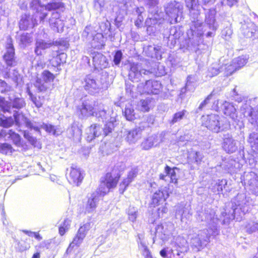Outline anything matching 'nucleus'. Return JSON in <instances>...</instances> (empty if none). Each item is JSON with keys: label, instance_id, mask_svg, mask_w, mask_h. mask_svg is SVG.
Masks as SVG:
<instances>
[{"label": "nucleus", "instance_id": "9b49d317", "mask_svg": "<svg viewBox=\"0 0 258 258\" xmlns=\"http://www.w3.org/2000/svg\"><path fill=\"white\" fill-rule=\"evenodd\" d=\"M185 6L191 15H198L201 13L199 0H184Z\"/></svg>", "mask_w": 258, "mask_h": 258}, {"label": "nucleus", "instance_id": "bb28decb", "mask_svg": "<svg viewBox=\"0 0 258 258\" xmlns=\"http://www.w3.org/2000/svg\"><path fill=\"white\" fill-rule=\"evenodd\" d=\"M115 127L114 122L113 121H107L102 128V135L106 137L111 134Z\"/></svg>", "mask_w": 258, "mask_h": 258}, {"label": "nucleus", "instance_id": "dca6fc26", "mask_svg": "<svg viewBox=\"0 0 258 258\" xmlns=\"http://www.w3.org/2000/svg\"><path fill=\"white\" fill-rule=\"evenodd\" d=\"M85 237L84 235L81 234L80 232H77L75 236L73 239V241L70 243L67 249V252H72L73 248L75 247H78L82 242L83 239Z\"/></svg>", "mask_w": 258, "mask_h": 258}, {"label": "nucleus", "instance_id": "39448f33", "mask_svg": "<svg viewBox=\"0 0 258 258\" xmlns=\"http://www.w3.org/2000/svg\"><path fill=\"white\" fill-rule=\"evenodd\" d=\"M7 39L8 42L6 45V51L3 55V58L8 67H13L16 64L15 49L12 38L9 36Z\"/></svg>", "mask_w": 258, "mask_h": 258}, {"label": "nucleus", "instance_id": "473e14b6", "mask_svg": "<svg viewBox=\"0 0 258 258\" xmlns=\"http://www.w3.org/2000/svg\"><path fill=\"white\" fill-rule=\"evenodd\" d=\"M247 62V58L244 55L237 57L234 60V64L236 67L240 68L245 66Z\"/></svg>", "mask_w": 258, "mask_h": 258}, {"label": "nucleus", "instance_id": "de8ad7c7", "mask_svg": "<svg viewBox=\"0 0 258 258\" xmlns=\"http://www.w3.org/2000/svg\"><path fill=\"white\" fill-rule=\"evenodd\" d=\"M213 96V93H211L209 95H208L206 98L202 102V103L206 106L207 104L209 103V100L211 99L212 97Z\"/></svg>", "mask_w": 258, "mask_h": 258}, {"label": "nucleus", "instance_id": "0e129e2a", "mask_svg": "<svg viewBox=\"0 0 258 258\" xmlns=\"http://www.w3.org/2000/svg\"><path fill=\"white\" fill-rule=\"evenodd\" d=\"M199 246L201 247L202 246V241L200 239H198Z\"/></svg>", "mask_w": 258, "mask_h": 258}, {"label": "nucleus", "instance_id": "ea45409f", "mask_svg": "<svg viewBox=\"0 0 258 258\" xmlns=\"http://www.w3.org/2000/svg\"><path fill=\"white\" fill-rule=\"evenodd\" d=\"M141 146L144 150H147L153 147V142L151 140L147 139L142 143Z\"/></svg>", "mask_w": 258, "mask_h": 258}, {"label": "nucleus", "instance_id": "864d4df0", "mask_svg": "<svg viewBox=\"0 0 258 258\" xmlns=\"http://www.w3.org/2000/svg\"><path fill=\"white\" fill-rule=\"evenodd\" d=\"M23 232L29 236H33L34 233L35 232L28 230H23Z\"/></svg>", "mask_w": 258, "mask_h": 258}, {"label": "nucleus", "instance_id": "6ab92c4d", "mask_svg": "<svg viewBox=\"0 0 258 258\" xmlns=\"http://www.w3.org/2000/svg\"><path fill=\"white\" fill-rule=\"evenodd\" d=\"M24 137L28 141V142L33 147L41 148V144L38 139L33 137L31 134L27 131L23 132Z\"/></svg>", "mask_w": 258, "mask_h": 258}, {"label": "nucleus", "instance_id": "412c9836", "mask_svg": "<svg viewBox=\"0 0 258 258\" xmlns=\"http://www.w3.org/2000/svg\"><path fill=\"white\" fill-rule=\"evenodd\" d=\"M45 10L48 11H54L64 8V4L61 2H51L44 6Z\"/></svg>", "mask_w": 258, "mask_h": 258}, {"label": "nucleus", "instance_id": "72a5a7b5", "mask_svg": "<svg viewBox=\"0 0 258 258\" xmlns=\"http://www.w3.org/2000/svg\"><path fill=\"white\" fill-rule=\"evenodd\" d=\"M107 111L104 109H98L94 111L92 116H95L98 119H104L106 118Z\"/></svg>", "mask_w": 258, "mask_h": 258}, {"label": "nucleus", "instance_id": "c756f323", "mask_svg": "<svg viewBox=\"0 0 258 258\" xmlns=\"http://www.w3.org/2000/svg\"><path fill=\"white\" fill-rule=\"evenodd\" d=\"M12 87L5 81L0 79V93L2 94H9L12 91Z\"/></svg>", "mask_w": 258, "mask_h": 258}, {"label": "nucleus", "instance_id": "09e8293b", "mask_svg": "<svg viewBox=\"0 0 258 258\" xmlns=\"http://www.w3.org/2000/svg\"><path fill=\"white\" fill-rule=\"evenodd\" d=\"M53 45H56V46H65L66 44L68 45V43H67L64 41H55L54 43H51Z\"/></svg>", "mask_w": 258, "mask_h": 258}, {"label": "nucleus", "instance_id": "7ed1b4c3", "mask_svg": "<svg viewBox=\"0 0 258 258\" xmlns=\"http://www.w3.org/2000/svg\"><path fill=\"white\" fill-rule=\"evenodd\" d=\"M169 197V191L165 189H159L154 192L151 197L150 207L157 208V213L159 217L161 215L166 213L167 208L166 200Z\"/></svg>", "mask_w": 258, "mask_h": 258}, {"label": "nucleus", "instance_id": "a18cd8bd", "mask_svg": "<svg viewBox=\"0 0 258 258\" xmlns=\"http://www.w3.org/2000/svg\"><path fill=\"white\" fill-rule=\"evenodd\" d=\"M144 21L143 17L141 14L138 16V18L135 21V25L138 28H141Z\"/></svg>", "mask_w": 258, "mask_h": 258}, {"label": "nucleus", "instance_id": "338daca9", "mask_svg": "<svg viewBox=\"0 0 258 258\" xmlns=\"http://www.w3.org/2000/svg\"><path fill=\"white\" fill-rule=\"evenodd\" d=\"M235 70L233 69L232 71L227 73V74L231 75L234 72Z\"/></svg>", "mask_w": 258, "mask_h": 258}, {"label": "nucleus", "instance_id": "9d476101", "mask_svg": "<svg viewBox=\"0 0 258 258\" xmlns=\"http://www.w3.org/2000/svg\"><path fill=\"white\" fill-rule=\"evenodd\" d=\"M177 169L178 168L176 167H173L172 168L166 165L164 167V172L165 174L163 173L160 174L159 178L160 180H166V176H168L170 178V182L177 184L178 183V178L177 177L175 170Z\"/></svg>", "mask_w": 258, "mask_h": 258}, {"label": "nucleus", "instance_id": "5fc2aeb1", "mask_svg": "<svg viewBox=\"0 0 258 258\" xmlns=\"http://www.w3.org/2000/svg\"><path fill=\"white\" fill-rule=\"evenodd\" d=\"M252 147L253 148L254 150L256 151V152L258 153V142H254L253 145L252 146Z\"/></svg>", "mask_w": 258, "mask_h": 258}, {"label": "nucleus", "instance_id": "603ef678", "mask_svg": "<svg viewBox=\"0 0 258 258\" xmlns=\"http://www.w3.org/2000/svg\"><path fill=\"white\" fill-rule=\"evenodd\" d=\"M33 236L38 240H41L42 239V236L39 234L38 232H35Z\"/></svg>", "mask_w": 258, "mask_h": 258}, {"label": "nucleus", "instance_id": "6e6d98bb", "mask_svg": "<svg viewBox=\"0 0 258 258\" xmlns=\"http://www.w3.org/2000/svg\"><path fill=\"white\" fill-rule=\"evenodd\" d=\"M31 258H40V253L39 252L34 253Z\"/></svg>", "mask_w": 258, "mask_h": 258}, {"label": "nucleus", "instance_id": "1a4fd4ad", "mask_svg": "<svg viewBox=\"0 0 258 258\" xmlns=\"http://www.w3.org/2000/svg\"><path fill=\"white\" fill-rule=\"evenodd\" d=\"M138 172L135 169L130 171L125 178H124L119 184L118 191L120 194L122 195L128 187L130 183L137 176Z\"/></svg>", "mask_w": 258, "mask_h": 258}, {"label": "nucleus", "instance_id": "6e6552de", "mask_svg": "<svg viewBox=\"0 0 258 258\" xmlns=\"http://www.w3.org/2000/svg\"><path fill=\"white\" fill-rule=\"evenodd\" d=\"M56 56H53L48 61L50 67L53 69H56V71L59 72L61 71L60 67L66 62L67 55L63 52H57Z\"/></svg>", "mask_w": 258, "mask_h": 258}, {"label": "nucleus", "instance_id": "5701e85b", "mask_svg": "<svg viewBox=\"0 0 258 258\" xmlns=\"http://www.w3.org/2000/svg\"><path fill=\"white\" fill-rule=\"evenodd\" d=\"M94 111V107L91 104L83 103L80 108V111L83 115L92 116Z\"/></svg>", "mask_w": 258, "mask_h": 258}, {"label": "nucleus", "instance_id": "423d86ee", "mask_svg": "<svg viewBox=\"0 0 258 258\" xmlns=\"http://www.w3.org/2000/svg\"><path fill=\"white\" fill-rule=\"evenodd\" d=\"M202 125L216 133L220 132L221 129L219 120L212 115L203 116Z\"/></svg>", "mask_w": 258, "mask_h": 258}, {"label": "nucleus", "instance_id": "58836bf2", "mask_svg": "<svg viewBox=\"0 0 258 258\" xmlns=\"http://www.w3.org/2000/svg\"><path fill=\"white\" fill-rule=\"evenodd\" d=\"M43 127L48 133L52 134L53 135H58L56 129L53 125L45 124L43 125Z\"/></svg>", "mask_w": 258, "mask_h": 258}, {"label": "nucleus", "instance_id": "f8f14e48", "mask_svg": "<svg viewBox=\"0 0 258 258\" xmlns=\"http://www.w3.org/2000/svg\"><path fill=\"white\" fill-rule=\"evenodd\" d=\"M148 92L152 94H158L162 89L161 84L158 81L147 80L145 82Z\"/></svg>", "mask_w": 258, "mask_h": 258}, {"label": "nucleus", "instance_id": "20e7f679", "mask_svg": "<svg viewBox=\"0 0 258 258\" xmlns=\"http://www.w3.org/2000/svg\"><path fill=\"white\" fill-rule=\"evenodd\" d=\"M66 176L67 181L73 186H79L84 179V174L81 169L75 165H72L67 169Z\"/></svg>", "mask_w": 258, "mask_h": 258}, {"label": "nucleus", "instance_id": "393cba45", "mask_svg": "<svg viewBox=\"0 0 258 258\" xmlns=\"http://www.w3.org/2000/svg\"><path fill=\"white\" fill-rule=\"evenodd\" d=\"M14 151V149L11 144L6 143H0L1 154L7 155L12 154Z\"/></svg>", "mask_w": 258, "mask_h": 258}, {"label": "nucleus", "instance_id": "a878e982", "mask_svg": "<svg viewBox=\"0 0 258 258\" xmlns=\"http://www.w3.org/2000/svg\"><path fill=\"white\" fill-rule=\"evenodd\" d=\"M203 157L199 152L196 151L192 153L191 157H188V163L199 165L202 162Z\"/></svg>", "mask_w": 258, "mask_h": 258}, {"label": "nucleus", "instance_id": "4c0bfd02", "mask_svg": "<svg viewBox=\"0 0 258 258\" xmlns=\"http://www.w3.org/2000/svg\"><path fill=\"white\" fill-rule=\"evenodd\" d=\"M13 107L20 109L25 105V103L23 98H15L13 101Z\"/></svg>", "mask_w": 258, "mask_h": 258}, {"label": "nucleus", "instance_id": "13d9d810", "mask_svg": "<svg viewBox=\"0 0 258 258\" xmlns=\"http://www.w3.org/2000/svg\"><path fill=\"white\" fill-rule=\"evenodd\" d=\"M31 128H33L36 131L38 132L39 135H41V132L40 128L37 126H32L31 127Z\"/></svg>", "mask_w": 258, "mask_h": 258}, {"label": "nucleus", "instance_id": "f257e3e1", "mask_svg": "<svg viewBox=\"0 0 258 258\" xmlns=\"http://www.w3.org/2000/svg\"><path fill=\"white\" fill-rule=\"evenodd\" d=\"M121 176L120 170L116 166L108 168L106 173L101 177L100 185L97 188V194L104 197L112 189L116 188Z\"/></svg>", "mask_w": 258, "mask_h": 258}, {"label": "nucleus", "instance_id": "bf43d9fd", "mask_svg": "<svg viewBox=\"0 0 258 258\" xmlns=\"http://www.w3.org/2000/svg\"><path fill=\"white\" fill-rule=\"evenodd\" d=\"M47 16V13L43 14L42 15V16L40 17V20L41 21L44 20V19Z\"/></svg>", "mask_w": 258, "mask_h": 258}, {"label": "nucleus", "instance_id": "4be33fe9", "mask_svg": "<svg viewBox=\"0 0 258 258\" xmlns=\"http://www.w3.org/2000/svg\"><path fill=\"white\" fill-rule=\"evenodd\" d=\"M71 220L66 218L62 222L58 228V233L60 235L63 236L70 229L71 224Z\"/></svg>", "mask_w": 258, "mask_h": 258}, {"label": "nucleus", "instance_id": "79ce46f5", "mask_svg": "<svg viewBox=\"0 0 258 258\" xmlns=\"http://www.w3.org/2000/svg\"><path fill=\"white\" fill-rule=\"evenodd\" d=\"M239 0H222L221 4L222 6H228L230 7H232L236 5Z\"/></svg>", "mask_w": 258, "mask_h": 258}, {"label": "nucleus", "instance_id": "2eb2a0df", "mask_svg": "<svg viewBox=\"0 0 258 258\" xmlns=\"http://www.w3.org/2000/svg\"><path fill=\"white\" fill-rule=\"evenodd\" d=\"M89 134L91 140L95 139L102 135V127L100 124L93 123L89 127Z\"/></svg>", "mask_w": 258, "mask_h": 258}, {"label": "nucleus", "instance_id": "c9c22d12", "mask_svg": "<svg viewBox=\"0 0 258 258\" xmlns=\"http://www.w3.org/2000/svg\"><path fill=\"white\" fill-rule=\"evenodd\" d=\"M92 225V222H88L84 223L83 225L81 226L78 229V232H80L81 234L86 236L87 232L90 229Z\"/></svg>", "mask_w": 258, "mask_h": 258}, {"label": "nucleus", "instance_id": "c85d7f7f", "mask_svg": "<svg viewBox=\"0 0 258 258\" xmlns=\"http://www.w3.org/2000/svg\"><path fill=\"white\" fill-rule=\"evenodd\" d=\"M139 138V131L137 128L130 131L126 136V140L130 143L136 142Z\"/></svg>", "mask_w": 258, "mask_h": 258}, {"label": "nucleus", "instance_id": "37998d69", "mask_svg": "<svg viewBox=\"0 0 258 258\" xmlns=\"http://www.w3.org/2000/svg\"><path fill=\"white\" fill-rule=\"evenodd\" d=\"M143 255L145 258H154L152 255L151 252L147 247H145L143 250Z\"/></svg>", "mask_w": 258, "mask_h": 258}, {"label": "nucleus", "instance_id": "b1692460", "mask_svg": "<svg viewBox=\"0 0 258 258\" xmlns=\"http://www.w3.org/2000/svg\"><path fill=\"white\" fill-rule=\"evenodd\" d=\"M28 94L30 97L31 100L35 104L36 107L39 108L42 106L45 99L44 96H39L38 97H36L31 92H29Z\"/></svg>", "mask_w": 258, "mask_h": 258}, {"label": "nucleus", "instance_id": "774afa93", "mask_svg": "<svg viewBox=\"0 0 258 258\" xmlns=\"http://www.w3.org/2000/svg\"><path fill=\"white\" fill-rule=\"evenodd\" d=\"M225 66H226L227 67L226 68H229V67H232V65L231 64H225Z\"/></svg>", "mask_w": 258, "mask_h": 258}, {"label": "nucleus", "instance_id": "e2e57ef3", "mask_svg": "<svg viewBox=\"0 0 258 258\" xmlns=\"http://www.w3.org/2000/svg\"><path fill=\"white\" fill-rule=\"evenodd\" d=\"M205 105L201 102V103L200 104L199 106V109H202L203 107H204Z\"/></svg>", "mask_w": 258, "mask_h": 258}, {"label": "nucleus", "instance_id": "a211bd4d", "mask_svg": "<svg viewBox=\"0 0 258 258\" xmlns=\"http://www.w3.org/2000/svg\"><path fill=\"white\" fill-rule=\"evenodd\" d=\"M52 45L51 43H47L44 41H37L36 43L35 53L37 55H42V50L50 48Z\"/></svg>", "mask_w": 258, "mask_h": 258}, {"label": "nucleus", "instance_id": "cd10ccee", "mask_svg": "<svg viewBox=\"0 0 258 258\" xmlns=\"http://www.w3.org/2000/svg\"><path fill=\"white\" fill-rule=\"evenodd\" d=\"M8 135L9 138L13 141L14 144L18 147L22 145L21 138L18 134L15 133L12 130H10L8 132Z\"/></svg>", "mask_w": 258, "mask_h": 258}, {"label": "nucleus", "instance_id": "f03ea898", "mask_svg": "<svg viewBox=\"0 0 258 258\" xmlns=\"http://www.w3.org/2000/svg\"><path fill=\"white\" fill-rule=\"evenodd\" d=\"M56 74H54L48 70H43L40 77H36L33 86L39 93H50L54 88L53 82Z\"/></svg>", "mask_w": 258, "mask_h": 258}, {"label": "nucleus", "instance_id": "3c124183", "mask_svg": "<svg viewBox=\"0 0 258 258\" xmlns=\"http://www.w3.org/2000/svg\"><path fill=\"white\" fill-rule=\"evenodd\" d=\"M160 254L161 255V256L162 257H163L164 258L167 257L166 248H164L161 249L160 251Z\"/></svg>", "mask_w": 258, "mask_h": 258}, {"label": "nucleus", "instance_id": "4d7b16f0", "mask_svg": "<svg viewBox=\"0 0 258 258\" xmlns=\"http://www.w3.org/2000/svg\"><path fill=\"white\" fill-rule=\"evenodd\" d=\"M212 1V0H202V3L204 5H207L210 3H211Z\"/></svg>", "mask_w": 258, "mask_h": 258}, {"label": "nucleus", "instance_id": "e433bc0d", "mask_svg": "<svg viewBox=\"0 0 258 258\" xmlns=\"http://www.w3.org/2000/svg\"><path fill=\"white\" fill-rule=\"evenodd\" d=\"M219 73L220 70L219 68L212 66L208 69L207 73V76L211 78L218 75Z\"/></svg>", "mask_w": 258, "mask_h": 258}, {"label": "nucleus", "instance_id": "69168bd1", "mask_svg": "<svg viewBox=\"0 0 258 258\" xmlns=\"http://www.w3.org/2000/svg\"><path fill=\"white\" fill-rule=\"evenodd\" d=\"M211 35H212V32H209L207 34V37H210V36H211Z\"/></svg>", "mask_w": 258, "mask_h": 258}, {"label": "nucleus", "instance_id": "0eeeda50", "mask_svg": "<svg viewBox=\"0 0 258 258\" xmlns=\"http://www.w3.org/2000/svg\"><path fill=\"white\" fill-rule=\"evenodd\" d=\"M14 120L12 117L0 118V126L8 128L12 126L15 122L16 124L19 127L25 119L23 115L18 112L14 114Z\"/></svg>", "mask_w": 258, "mask_h": 258}, {"label": "nucleus", "instance_id": "ddd939ff", "mask_svg": "<svg viewBox=\"0 0 258 258\" xmlns=\"http://www.w3.org/2000/svg\"><path fill=\"white\" fill-rule=\"evenodd\" d=\"M141 76V72L139 69L138 64L134 62L131 63L128 71V77L130 79L132 82L138 81Z\"/></svg>", "mask_w": 258, "mask_h": 258}, {"label": "nucleus", "instance_id": "c03bdc74", "mask_svg": "<svg viewBox=\"0 0 258 258\" xmlns=\"http://www.w3.org/2000/svg\"><path fill=\"white\" fill-rule=\"evenodd\" d=\"M28 19L26 18H22L20 21V28L21 29L25 30L27 29L28 24Z\"/></svg>", "mask_w": 258, "mask_h": 258}, {"label": "nucleus", "instance_id": "a19ab883", "mask_svg": "<svg viewBox=\"0 0 258 258\" xmlns=\"http://www.w3.org/2000/svg\"><path fill=\"white\" fill-rule=\"evenodd\" d=\"M122 54L120 50H117L115 51V54L113 56V62L115 65H119L122 59Z\"/></svg>", "mask_w": 258, "mask_h": 258}, {"label": "nucleus", "instance_id": "052dcab7", "mask_svg": "<svg viewBox=\"0 0 258 258\" xmlns=\"http://www.w3.org/2000/svg\"><path fill=\"white\" fill-rule=\"evenodd\" d=\"M3 131H2V132L0 133V138L2 137H5L6 136V134L5 133H3Z\"/></svg>", "mask_w": 258, "mask_h": 258}, {"label": "nucleus", "instance_id": "f3484780", "mask_svg": "<svg viewBox=\"0 0 258 258\" xmlns=\"http://www.w3.org/2000/svg\"><path fill=\"white\" fill-rule=\"evenodd\" d=\"M258 33V27L253 23H248L245 28H243V33L248 37H255Z\"/></svg>", "mask_w": 258, "mask_h": 258}, {"label": "nucleus", "instance_id": "f704fd0d", "mask_svg": "<svg viewBox=\"0 0 258 258\" xmlns=\"http://www.w3.org/2000/svg\"><path fill=\"white\" fill-rule=\"evenodd\" d=\"M186 112V111L185 110H182L174 113L171 120V123L174 124L182 119L184 117Z\"/></svg>", "mask_w": 258, "mask_h": 258}, {"label": "nucleus", "instance_id": "7c9ffc66", "mask_svg": "<svg viewBox=\"0 0 258 258\" xmlns=\"http://www.w3.org/2000/svg\"><path fill=\"white\" fill-rule=\"evenodd\" d=\"M85 85L84 88L86 90L90 91L95 90L97 88V84L95 80L87 78L85 80Z\"/></svg>", "mask_w": 258, "mask_h": 258}, {"label": "nucleus", "instance_id": "680f3d73", "mask_svg": "<svg viewBox=\"0 0 258 258\" xmlns=\"http://www.w3.org/2000/svg\"><path fill=\"white\" fill-rule=\"evenodd\" d=\"M205 105L201 102V103L200 104L199 106V109H202L203 107H204Z\"/></svg>", "mask_w": 258, "mask_h": 258}, {"label": "nucleus", "instance_id": "49530a36", "mask_svg": "<svg viewBox=\"0 0 258 258\" xmlns=\"http://www.w3.org/2000/svg\"><path fill=\"white\" fill-rule=\"evenodd\" d=\"M40 0H32L30 4V7L31 9H35L36 6L40 5Z\"/></svg>", "mask_w": 258, "mask_h": 258}, {"label": "nucleus", "instance_id": "aec40b11", "mask_svg": "<svg viewBox=\"0 0 258 258\" xmlns=\"http://www.w3.org/2000/svg\"><path fill=\"white\" fill-rule=\"evenodd\" d=\"M152 99L146 98L141 99L140 101V104L138 105V110L141 112H148L151 107Z\"/></svg>", "mask_w": 258, "mask_h": 258}, {"label": "nucleus", "instance_id": "8fccbe9b", "mask_svg": "<svg viewBox=\"0 0 258 258\" xmlns=\"http://www.w3.org/2000/svg\"><path fill=\"white\" fill-rule=\"evenodd\" d=\"M7 101L4 97L0 96V107L3 108L6 104Z\"/></svg>", "mask_w": 258, "mask_h": 258}, {"label": "nucleus", "instance_id": "2f4dec72", "mask_svg": "<svg viewBox=\"0 0 258 258\" xmlns=\"http://www.w3.org/2000/svg\"><path fill=\"white\" fill-rule=\"evenodd\" d=\"M125 118L130 121L134 120L135 118V113L133 107H126L124 111Z\"/></svg>", "mask_w": 258, "mask_h": 258}, {"label": "nucleus", "instance_id": "4468645a", "mask_svg": "<svg viewBox=\"0 0 258 258\" xmlns=\"http://www.w3.org/2000/svg\"><path fill=\"white\" fill-rule=\"evenodd\" d=\"M97 195L99 196L97 193L93 192L91 196L88 198L85 208L86 211L88 213L93 211L97 207L98 201Z\"/></svg>", "mask_w": 258, "mask_h": 258}]
</instances>
